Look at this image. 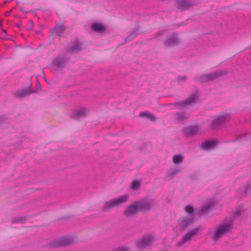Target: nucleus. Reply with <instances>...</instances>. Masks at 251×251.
<instances>
[{"mask_svg": "<svg viewBox=\"0 0 251 251\" xmlns=\"http://www.w3.org/2000/svg\"><path fill=\"white\" fill-rule=\"evenodd\" d=\"M241 140L240 138H238L236 140H234L233 141H239V140Z\"/></svg>", "mask_w": 251, "mask_h": 251, "instance_id": "nucleus-41", "label": "nucleus"}, {"mask_svg": "<svg viewBox=\"0 0 251 251\" xmlns=\"http://www.w3.org/2000/svg\"><path fill=\"white\" fill-rule=\"evenodd\" d=\"M185 211L189 215L187 216L194 217V216L196 214L195 209L191 205H187L185 207Z\"/></svg>", "mask_w": 251, "mask_h": 251, "instance_id": "nucleus-26", "label": "nucleus"}, {"mask_svg": "<svg viewBox=\"0 0 251 251\" xmlns=\"http://www.w3.org/2000/svg\"><path fill=\"white\" fill-rule=\"evenodd\" d=\"M182 133L187 136H192L200 133L199 128L195 126H190L182 129Z\"/></svg>", "mask_w": 251, "mask_h": 251, "instance_id": "nucleus-13", "label": "nucleus"}, {"mask_svg": "<svg viewBox=\"0 0 251 251\" xmlns=\"http://www.w3.org/2000/svg\"><path fill=\"white\" fill-rule=\"evenodd\" d=\"M7 120V119L5 116H0V124L4 123Z\"/></svg>", "mask_w": 251, "mask_h": 251, "instance_id": "nucleus-36", "label": "nucleus"}, {"mask_svg": "<svg viewBox=\"0 0 251 251\" xmlns=\"http://www.w3.org/2000/svg\"><path fill=\"white\" fill-rule=\"evenodd\" d=\"M21 10L22 12H23L24 13H27V11H24V8H22H22H21Z\"/></svg>", "mask_w": 251, "mask_h": 251, "instance_id": "nucleus-40", "label": "nucleus"}, {"mask_svg": "<svg viewBox=\"0 0 251 251\" xmlns=\"http://www.w3.org/2000/svg\"><path fill=\"white\" fill-rule=\"evenodd\" d=\"M139 33V29L138 27L134 28L130 33V34L125 39V42H128L134 38H135Z\"/></svg>", "mask_w": 251, "mask_h": 251, "instance_id": "nucleus-22", "label": "nucleus"}, {"mask_svg": "<svg viewBox=\"0 0 251 251\" xmlns=\"http://www.w3.org/2000/svg\"><path fill=\"white\" fill-rule=\"evenodd\" d=\"M198 175L196 173L191 174L190 176V178L192 180H196L198 178Z\"/></svg>", "mask_w": 251, "mask_h": 251, "instance_id": "nucleus-35", "label": "nucleus"}, {"mask_svg": "<svg viewBox=\"0 0 251 251\" xmlns=\"http://www.w3.org/2000/svg\"><path fill=\"white\" fill-rule=\"evenodd\" d=\"M198 98V96L196 93L191 94L189 98L184 100H179L173 103H170L168 105H172L176 107H186L188 105H193Z\"/></svg>", "mask_w": 251, "mask_h": 251, "instance_id": "nucleus-5", "label": "nucleus"}, {"mask_svg": "<svg viewBox=\"0 0 251 251\" xmlns=\"http://www.w3.org/2000/svg\"><path fill=\"white\" fill-rule=\"evenodd\" d=\"M184 159L181 154H175L173 157V162L174 164L178 165L182 162Z\"/></svg>", "mask_w": 251, "mask_h": 251, "instance_id": "nucleus-27", "label": "nucleus"}, {"mask_svg": "<svg viewBox=\"0 0 251 251\" xmlns=\"http://www.w3.org/2000/svg\"><path fill=\"white\" fill-rule=\"evenodd\" d=\"M229 118V114L226 113L214 117L210 126V128L213 130L218 129Z\"/></svg>", "mask_w": 251, "mask_h": 251, "instance_id": "nucleus-7", "label": "nucleus"}, {"mask_svg": "<svg viewBox=\"0 0 251 251\" xmlns=\"http://www.w3.org/2000/svg\"><path fill=\"white\" fill-rule=\"evenodd\" d=\"M251 189V181L248 182L244 186L243 189V192L246 194L248 192V190Z\"/></svg>", "mask_w": 251, "mask_h": 251, "instance_id": "nucleus-32", "label": "nucleus"}, {"mask_svg": "<svg viewBox=\"0 0 251 251\" xmlns=\"http://www.w3.org/2000/svg\"><path fill=\"white\" fill-rule=\"evenodd\" d=\"M2 31H3V33H6V30H4V29H3Z\"/></svg>", "mask_w": 251, "mask_h": 251, "instance_id": "nucleus-44", "label": "nucleus"}, {"mask_svg": "<svg viewBox=\"0 0 251 251\" xmlns=\"http://www.w3.org/2000/svg\"><path fill=\"white\" fill-rule=\"evenodd\" d=\"M177 9L184 11L193 5L192 0H176Z\"/></svg>", "mask_w": 251, "mask_h": 251, "instance_id": "nucleus-14", "label": "nucleus"}, {"mask_svg": "<svg viewBox=\"0 0 251 251\" xmlns=\"http://www.w3.org/2000/svg\"><path fill=\"white\" fill-rule=\"evenodd\" d=\"M65 27L63 25L59 24L57 25L54 26L52 29V31L54 32L57 36H60L62 32L65 30Z\"/></svg>", "mask_w": 251, "mask_h": 251, "instance_id": "nucleus-24", "label": "nucleus"}, {"mask_svg": "<svg viewBox=\"0 0 251 251\" xmlns=\"http://www.w3.org/2000/svg\"><path fill=\"white\" fill-rule=\"evenodd\" d=\"M139 117L141 118H146L153 122H155L156 120V117L147 111L141 112L139 114Z\"/></svg>", "mask_w": 251, "mask_h": 251, "instance_id": "nucleus-21", "label": "nucleus"}, {"mask_svg": "<svg viewBox=\"0 0 251 251\" xmlns=\"http://www.w3.org/2000/svg\"><path fill=\"white\" fill-rule=\"evenodd\" d=\"M141 185V182L138 180L133 181L131 184V187L133 190H136L139 188Z\"/></svg>", "mask_w": 251, "mask_h": 251, "instance_id": "nucleus-29", "label": "nucleus"}, {"mask_svg": "<svg viewBox=\"0 0 251 251\" xmlns=\"http://www.w3.org/2000/svg\"><path fill=\"white\" fill-rule=\"evenodd\" d=\"M181 171V169L179 167H172L168 170L167 173V175L171 179H173L175 176L179 174Z\"/></svg>", "mask_w": 251, "mask_h": 251, "instance_id": "nucleus-19", "label": "nucleus"}, {"mask_svg": "<svg viewBox=\"0 0 251 251\" xmlns=\"http://www.w3.org/2000/svg\"><path fill=\"white\" fill-rule=\"evenodd\" d=\"M127 199L128 196L127 195H123L116 199H111L108 201L104 202L101 210L103 212L109 211L112 208L118 207L122 204L125 203L127 201Z\"/></svg>", "mask_w": 251, "mask_h": 251, "instance_id": "nucleus-2", "label": "nucleus"}, {"mask_svg": "<svg viewBox=\"0 0 251 251\" xmlns=\"http://www.w3.org/2000/svg\"><path fill=\"white\" fill-rule=\"evenodd\" d=\"M213 207V204L212 203H208L201 207V211L203 212H207Z\"/></svg>", "mask_w": 251, "mask_h": 251, "instance_id": "nucleus-31", "label": "nucleus"}, {"mask_svg": "<svg viewBox=\"0 0 251 251\" xmlns=\"http://www.w3.org/2000/svg\"><path fill=\"white\" fill-rule=\"evenodd\" d=\"M154 237L151 235H146L142 237L141 239L136 241V246L138 250L142 251L146 248L151 245Z\"/></svg>", "mask_w": 251, "mask_h": 251, "instance_id": "nucleus-6", "label": "nucleus"}, {"mask_svg": "<svg viewBox=\"0 0 251 251\" xmlns=\"http://www.w3.org/2000/svg\"><path fill=\"white\" fill-rule=\"evenodd\" d=\"M162 34V32H158L157 33H156L155 35H154V38H158L159 36H160Z\"/></svg>", "mask_w": 251, "mask_h": 251, "instance_id": "nucleus-39", "label": "nucleus"}, {"mask_svg": "<svg viewBox=\"0 0 251 251\" xmlns=\"http://www.w3.org/2000/svg\"><path fill=\"white\" fill-rule=\"evenodd\" d=\"M69 60L70 58L65 55H59L53 59L52 63L54 66L58 68H62L64 67L66 63Z\"/></svg>", "mask_w": 251, "mask_h": 251, "instance_id": "nucleus-10", "label": "nucleus"}, {"mask_svg": "<svg viewBox=\"0 0 251 251\" xmlns=\"http://www.w3.org/2000/svg\"><path fill=\"white\" fill-rule=\"evenodd\" d=\"M25 220V217H18L13 218L12 220V223H24Z\"/></svg>", "mask_w": 251, "mask_h": 251, "instance_id": "nucleus-28", "label": "nucleus"}, {"mask_svg": "<svg viewBox=\"0 0 251 251\" xmlns=\"http://www.w3.org/2000/svg\"><path fill=\"white\" fill-rule=\"evenodd\" d=\"M179 43L180 40L177 35L173 33L166 38L164 42V46L166 47H172L178 45Z\"/></svg>", "mask_w": 251, "mask_h": 251, "instance_id": "nucleus-11", "label": "nucleus"}, {"mask_svg": "<svg viewBox=\"0 0 251 251\" xmlns=\"http://www.w3.org/2000/svg\"><path fill=\"white\" fill-rule=\"evenodd\" d=\"M36 89H37V90H38V91H40L41 90V86L40 82L38 79H37Z\"/></svg>", "mask_w": 251, "mask_h": 251, "instance_id": "nucleus-38", "label": "nucleus"}, {"mask_svg": "<svg viewBox=\"0 0 251 251\" xmlns=\"http://www.w3.org/2000/svg\"><path fill=\"white\" fill-rule=\"evenodd\" d=\"M138 212L135 202L126 207L124 211V215L126 218H132L135 216Z\"/></svg>", "mask_w": 251, "mask_h": 251, "instance_id": "nucleus-12", "label": "nucleus"}, {"mask_svg": "<svg viewBox=\"0 0 251 251\" xmlns=\"http://www.w3.org/2000/svg\"><path fill=\"white\" fill-rule=\"evenodd\" d=\"M225 74H226V72L222 70L220 71L215 72L214 73L207 74H206L207 81H211L219 76L223 75Z\"/></svg>", "mask_w": 251, "mask_h": 251, "instance_id": "nucleus-18", "label": "nucleus"}, {"mask_svg": "<svg viewBox=\"0 0 251 251\" xmlns=\"http://www.w3.org/2000/svg\"><path fill=\"white\" fill-rule=\"evenodd\" d=\"M33 92L29 89H26L21 91L17 92L16 94V96L19 98H22L24 97L28 96Z\"/></svg>", "mask_w": 251, "mask_h": 251, "instance_id": "nucleus-25", "label": "nucleus"}, {"mask_svg": "<svg viewBox=\"0 0 251 251\" xmlns=\"http://www.w3.org/2000/svg\"><path fill=\"white\" fill-rule=\"evenodd\" d=\"M201 230L200 226L195 227L189 230L181 238V239L177 242L176 245L177 247H186L192 239V238L196 235Z\"/></svg>", "mask_w": 251, "mask_h": 251, "instance_id": "nucleus-3", "label": "nucleus"}, {"mask_svg": "<svg viewBox=\"0 0 251 251\" xmlns=\"http://www.w3.org/2000/svg\"><path fill=\"white\" fill-rule=\"evenodd\" d=\"M16 25L17 26H18V27H20V24H16Z\"/></svg>", "mask_w": 251, "mask_h": 251, "instance_id": "nucleus-42", "label": "nucleus"}, {"mask_svg": "<svg viewBox=\"0 0 251 251\" xmlns=\"http://www.w3.org/2000/svg\"><path fill=\"white\" fill-rule=\"evenodd\" d=\"M91 28L93 31L98 33L104 32L106 30L105 26L100 23L93 24L91 26Z\"/></svg>", "mask_w": 251, "mask_h": 251, "instance_id": "nucleus-17", "label": "nucleus"}, {"mask_svg": "<svg viewBox=\"0 0 251 251\" xmlns=\"http://www.w3.org/2000/svg\"><path fill=\"white\" fill-rule=\"evenodd\" d=\"M81 50V44L79 42H75L74 45L67 50V52L72 53L78 52Z\"/></svg>", "mask_w": 251, "mask_h": 251, "instance_id": "nucleus-20", "label": "nucleus"}, {"mask_svg": "<svg viewBox=\"0 0 251 251\" xmlns=\"http://www.w3.org/2000/svg\"><path fill=\"white\" fill-rule=\"evenodd\" d=\"M86 115V110L84 108L75 110L70 115L72 119H77L79 117H84Z\"/></svg>", "mask_w": 251, "mask_h": 251, "instance_id": "nucleus-16", "label": "nucleus"}, {"mask_svg": "<svg viewBox=\"0 0 251 251\" xmlns=\"http://www.w3.org/2000/svg\"><path fill=\"white\" fill-rule=\"evenodd\" d=\"M44 80H45V81H47L46 77V76H45V74L44 75Z\"/></svg>", "mask_w": 251, "mask_h": 251, "instance_id": "nucleus-43", "label": "nucleus"}, {"mask_svg": "<svg viewBox=\"0 0 251 251\" xmlns=\"http://www.w3.org/2000/svg\"><path fill=\"white\" fill-rule=\"evenodd\" d=\"M135 202L138 212H146L150 211L155 205L153 201L141 200Z\"/></svg>", "mask_w": 251, "mask_h": 251, "instance_id": "nucleus-8", "label": "nucleus"}, {"mask_svg": "<svg viewBox=\"0 0 251 251\" xmlns=\"http://www.w3.org/2000/svg\"><path fill=\"white\" fill-rule=\"evenodd\" d=\"M187 80V77L185 76H179L177 77V81L178 82L185 81Z\"/></svg>", "mask_w": 251, "mask_h": 251, "instance_id": "nucleus-33", "label": "nucleus"}, {"mask_svg": "<svg viewBox=\"0 0 251 251\" xmlns=\"http://www.w3.org/2000/svg\"><path fill=\"white\" fill-rule=\"evenodd\" d=\"M33 26V23L32 21H30L29 23L27 26V29L28 30H31Z\"/></svg>", "mask_w": 251, "mask_h": 251, "instance_id": "nucleus-37", "label": "nucleus"}, {"mask_svg": "<svg viewBox=\"0 0 251 251\" xmlns=\"http://www.w3.org/2000/svg\"><path fill=\"white\" fill-rule=\"evenodd\" d=\"M113 251H129V250L126 247H121Z\"/></svg>", "mask_w": 251, "mask_h": 251, "instance_id": "nucleus-34", "label": "nucleus"}, {"mask_svg": "<svg viewBox=\"0 0 251 251\" xmlns=\"http://www.w3.org/2000/svg\"><path fill=\"white\" fill-rule=\"evenodd\" d=\"M188 117L187 114L184 112H177L175 114V120L180 123L187 119Z\"/></svg>", "mask_w": 251, "mask_h": 251, "instance_id": "nucleus-23", "label": "nucleus"}, {"mask_svg": "<svg viewBox=\"0 0 251 251\" xmlns=\"http://www.w3.org/2000/svg\"><path fill=\"white\" fill-rule=\"evenodd\" d=\"M195 221L196 219L194 217H191V216H182L177 220L176 228L180 232H183L189 226L193 224Z\"/></svg>", "mask_w": 251, "mask_h": 251, "instance_id": "nucleus-4", "label": "nucleus"}, {"mask_svg": "<svg viewBox=\"0 0 251 251\" xmlns=\"http://www.w3.org/2000/svg\"><path fill=\"white\" fill-rule=\"evenodd\" d=\"M74 243H75V240L74 238L66 236L53 242L50 245L52 247L57 248L71 245Z\"/></svg>", "mask_w": 251, "mask_h": 251, "instance_id": "nucleus-9", "label": "nucleus"}, {"mask_svg": "<svg viewBox=\"0 0 251 251\" xmlns=\"http://www.w3.org/2000/svg\"><path fill=\"white\" fill-rule=\"evenodd\" d=\"M218 144V141L216 139L213 140H207L202 142L201 147L203 150H209L216 148Z\"/></svg>", "mask_w": 251, "mask_h": 251, "instance_id": "nucleus-15", "label": "nucleus"}, {"mask_svg": "<svg viewBox=\"0 0 251 251\" xmlns=\"http://www.w3.org/2000/svg\"><path fill=\"white\" fill-rule=\"evenodd\" d=\"M195 81H198L201 83H204L207 82L206 78V75H204L200 76H198L194 78Z\"/></svg>", "mask_w": 251, "mask_h": 251, "instance_id": "nucleus-30", "label": "nucleus"}, {"mask_svg": "<svg viewBox=\"0 0 251 251\" xmlns=\"http://www.w3.org/2000/svg\"><path fill=\"white\" fill-rule=\"evenodd\" d=\"M241 216V212L239 211H236L233 214L231 222L218 225L212 235V239L214 240H218L225 234L231 231L233 227L232 221L238 219Z\"/></svg>", "mask_w": 251, "mask_h": 251, "instance_id": "nucleus-1", "label": "nucleus"}]
</instances>
